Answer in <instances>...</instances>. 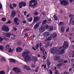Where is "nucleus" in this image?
<instances>
[{"instance_id": "f257e3e1", "label": "nucleus", "mask_w": 74, "mask_h": 74, "mask_svg": "<svg viewBox=\"0 0 74 74\" xmlns=\"http://www.w3.org/2000/svg\"><path fill=\"white\" fill-rule=\"evenodd\" d=\"M62 47H59L58 50V47H55L53 48L51 50V53L55 55H60V54H63L64 53V50L62 49L61 50L59 51L61 49H62Z\"/></svg>"}, {"instance_id": "f03ea898", "label": "nucleus", "mask_w": 74, "mask_h": 74, "mask_svg": "<svg viewBox=\"0 0 74 74\" xmlns=\"http://www.w3.org/2000/svg\"><path fill=\"white\" fill-rule=\"evenodd\" d=\"M29 51H25L22 53V56L24 58V59L26 62H28L30 59V56H29Z\"/></svg>"}, {"instance_id": "7ed1b4c3", "label": "nucleus", "mask_w": 74, "mask_h": 74, "mask_svg": "<svg viewBox=\"0 0 74 74\" xmlns=\"http://www.w3.org/2000/svg\"><path fill=\"white\" fill-rule=\"evenodd\" d=\"M38 3L37 1L36 0H32L30 1L29 3V7H36Z\"/></svg>"}, {"instance_id": "20e7f679", "label": "nucleus", "mask_w": 74, "mask_h": 74, "mask_svg": "<svg viewBox=\"0 0 74 74\" xmlns=\"http://www.w3.org/2000/svg\"><path fill=\"white\" fill-rule=\"evenodd\" d=\"M4 35L7 37H10L11 38H14V37H16V35H14L10 33H5L4 34Z\"/></svg>"}, {"instance_id": "39448f33", "label": "nucleus", "mask_w": 74, "mask_h": 74, "mask_svg": "<svg viewBox=\"0 0 74 74\" xmlns=\"http://www.w3.org/2000/svg\"><path fill=\"white\" fill-rule=\"evenodd\" d=\"M60 3L61 5H67L69 4V2L66 1V0H59Z\"/></svg>"}, {"instance_id": "423d86ee", "label": "nucleus", "mask_w": 74, "mask_h": 74, "mask_svg": "<svg viewBox=\"0 0 74 74\" xmlns=\"http://www.w3.org/2000/svg\"><path fill=\"white\" fill-rule=\"evenodd\" d=\"M18 5L19 8H21L23 7L26 6V3L25 2L22 1L19 3Z\"/></svg>"}, {"instance_id": "0eeeda50", "label": "nucleus", "mask_w": 74, "mask_h": 74, "mask_svg": "<svg viewBox=\"0 0 74 74\" xmlns=\"http://www.w3.org/2000/svg\"><path fill=\"white\" fill-rule=\"evenodd\" d=\"M1 29L3 31H5L6 32H8L9 30L8 27L5 25L2 27Z\"/></svg>"}, {"instance_id": "6e6552de", "label": "nucleus", "mask_w": 74, "mask_h": 74, "mask_svg": "<svg viewBox=\"0 0 74 74\" xmlns=\"http://www.w3.org/2000/svg\"><path fill=\"white\" fill-rule=\"evenodd\" d=\"M13 70L16 73H21V70L18 68L14 67L13 69Z\"/></svg>"}, {"instance_id": "1a4fd4ad", "label": "nucleus", "mask_w": 74, "mask_h": 74, "mask_svg": "<svg viewBox=\"0 0 74 74\" xmlns=\"http://www.w3.org/2000/svg\"><path fill=\"white\" fill-rule=\"evenodd\" d=\"M68 46H69V44L66 41H64L63 45V48L64 49H67Z\"/></svg>"}, {"instance_id": "9d476101", "label": "nucleus", "mask_w": 74, "mask_h": 74, "mask_svg": "<svg viewBox=\"0 0 74 74\" xmlns=\"http://www.w3.org/2000/svg\"><path fill=\"white\" fill-rule=\"evenodd\" d=\"M45 29V26L42 25L39 29V32L40 33H42Z\"/></svg>"}, {"instance_id": "9b49d317", "label": "nucleus", "mask_w": 74, "mask_h": 74, "mask_svg": "<svg viewBox=\"0 0 74 74\" xmlns=\"http://www.w3.org/2000/svg\"><path fill=\"white\" fill-rule=\"evenodd\" d=\"M23 51V49L22 48L20 47H18L16 49V51L17 52H20Z\"/></svg>"}, {"instance_id": "f8f14e48", "label": "nucleus", "mask_w": 74, "mask_h": 74, "mask_svg": "<svg viewBox=\"0 0 74 74\" xmlns=\"http://www.w3.org/2000/svg\"><path fill=\"white\" fill-rule=\"evenodd\" d=\"M69 17H70L71 18L70 19V22H71V21L72 20V19H73V13H70L69 14Z\"/></svg>"}, {"instance_id": "ddd939ff", "label": "nucleus", "mask_w": 74, "mask_h": 74, "mask_svg": "<svg viewBox=\"0 0 74 74\" xmlns=\"http://www.w3.org/2000/svg\"><path fill=\"white\" fill-rule=\"evenodd\" d=\"M43 35L45 37H48L50 35V33L49 32H46L43 33Z\"/></svg>"}, {"instance_id": "4468645a", "label": "nucleus", "mask_w": 74, "mask_h": 74, "mask_svg": "<svg viewBox=\"0 0 74 74\" xmlns=\"http://www.w3.org/2000/svg\"><path fill=\"white\" fill-rule=\"evenodd\" d=\"M58 63H60V62H63L65 63H66L68 62V61L67 60H66L64 61H63V59H61L58 62Z\"/></svg>"}, {"instance_id": "2eb2a0df", "label": "nucleus", "mask_w": 74, "mask_h": 74, "mask_svg": "<svg viewBox=\"0 0 74 74\" xmlns=\"http://www.w3.org/2000/svg\"><path fill=\"white\" fill-rule=\"evenodd\" d=\"M12 17H13L14 18L15 16V15H16V13H15V12L14 10H13L12 12Z\"/></svg>"}, {"instance_id": "dca6fc26", "label": "nucleus", "mask_w": 74, "mask_h": 74, "mask_svg": "<svg viewBox=\"0 0 74 74\" xmlns=\"http://www.w3.org/2000/svg\"><path fill=\"white\" fill-rule=\"evenodd\" d=\"M14 48H10L9 49L8 52H9V53H12L14 52Z\"/></svg>"}, {"instance_id": "f3484780", "label": "nucleus", "mask_w": 74, "mask_h": 74, "mask_svg": "<svg viewBox=\"0 0 74 74\" xmlns=\"http://www.w3.org/2000/svg\"><path fill=\"white\" fill-rule=\"evenodd\" d=\"M33 58L34 59L33 61H34V63L36 64V62L37 61V58L36 56H33Z\"/></svg>"}, {"instance_id": "a211bd4d", "label": "nucleus", "mask_w": 74, "mask_h": 74, "mask_svg": "<svg viewBox=\"0 0 74 74\" xmlns=\"http://www.w3.org/2000/svg\"><path fill=\"white\" fill-rule=\"evenodd\" d=\"M66 28V27L62 26L61 27V32H64V31L65 30V28Z\"/></svg>"}, {"instance_id": "6ab92c4d", "label": "nucleus", "mask_w": 74, "mask_h": 74, "mask_svg": "<svg viewBox=\"0 0 74 74\" xmlns=\"http://www.w3.org/2000/svg\"><path fill=\"white\" fill-rule=\"evenodd\" d=\"M39 26H40V24L38 23H37L34 26V29H37L38 27H39Z\"/></svg>"}, {"instance_id": "aec40b11", "label": "nucleus", "mask_w": 74, "mask_h": 74, "mask_svg": "<svg viewBox=\"0 0 74 74\" xmlns=\"http://www.w3.org/2000/svg\"><path fill=\"white\" fill-rule=\"evenodd\" d=\"M40 19L39 17H34V22H36L37 21H38Z\"/></svg>"}, {"instance_id": "412c9836", "label": "nucleus", "mask_w": 74, "mask_h": 74, "mask_svg": "<svg viewBox=\"0 0 74 74\" xmlns=\"http://www.w3.org/2000/svg\"><path fill=\"white\" fill-rule=\"evenodd\" d=\"M27 20L28 22H31L33 20V17H31L29 18H28Z\"/></svg>"}, {"instance_id": "4be33fe9", "label": "nucleus", "mask_w": 74, "mask_h": 74, "mask_svg": "<svg viewBox=\"0 0 74 74\" xmlns=\"http://www.w3.org/2000/svg\"><path fill=\"white\" fill-rule=\"evenodd\" d=\"M10 48V46L8 45H6L5 47V50L6 51H8L9 49V48Z\"/></svg>"}, {"instance_id": "5701e85b", "label": "nucleus", "mask_w": 74, "mask_h": 74, "mask_svg": "<svg viewBox=\"0 0 74 74\" xmlns=\"http://www.w3.org/2000/svg\"><path fill=\"white\" fill-rule=\"evenodd\" d=\"M55 60H59L60 59V57L59 56H56L54 58Z\"/></svg>"}, {"instance_id": "b1692460", "label": "nucleus", "mask_w": 74, "mask_h": 74, "mask_svg": "<svg viewBox=\"0 0 74 74\" xmlns=\"http://www.w3.org/2000/svg\"><path fill=\"white\" fill-rule=\"evenodd\" d=\"M70 53L71 55H72V57H74V51H71L70 52Z\"/></svg>"}, {"instance_id": "393cba45", "label": "nucleus", "mask_w": 74, "mask_h": 74, "mask_svg": "<svg viewBox=\"0 0 74 74\" xmlns=\"http://www.w3.org/2000/svg\"><path fill=\"white\" fill-rule=\"evenodd\" d=\"M1 61L2 62H5L6 61V60H5V59L4 58V57H2L1 59Z\"/></svg>"}, {"instance_id": "a878e982", "label": "nucleus", "mask_w": 74, "mask_h": 74, "mask_svg": "<svg viewBox=\"0 0 74 74\" xmlns=\"http://www.w3.org/2000/svg\"><path fill=\"white\" fill-rule=\"evenodd\" d=\"M53 38H55L56 37V36H57V34H56V33H54L53 34Z\"/></svg>"}, {"instance_id": "bb28decb", "label": "nucleus", "mask_w": 74, "mask_h": 74, "mask_svg": "<svg viewBox=\"0 0 74 74\" xmlns=\"http://www.w3.org/2000/svg\"><path fill=\"white\" fill-rule=\"evenodd\" d=\"M4 49V47L3 46H0V50L1 51H3Z\"/></svg>"}, {"instance_id": "cd10ccee", "label": "nucleus", "mask_w": 74, "mask_h": 74, "mask_svg": "<svg viewBox=\"0 0 74 74\" xmlns=\"http://www.w3.org/2000/svg\"><path fill=\"white\" fill-rule=\"evenodd\" d=\"M53 17L56 21H58V17L56 16V15H54L53 16Z\"/></svg>"}, {"instance_id": "c85d7f7f", "label": "nucleus", "mask_w": 74, "mask_h": 74, "mask_svg": "<svg viewBox=\"0 0 74 74\" xmlns=\"http://www.w3.org/2000/svg\"><path fill=\"white\" fill-rule=\"evenodd\" d=\"M49 29L50 30H52L53 29V27L52 26H49Z\"/></svg>"}, {"instance_id": "c756f323", "label": "nucleus", "mask_w": 74, "mask_h": 74, "mask_svg": "<svg viewBox=\"0 0 74 74\" xmlns=\"http://www.w3.org/2000/svg\"><path fill=\"white\" fill-rule=\"evenodd\" d=\"M5 71L3 70L1 71H0V74H5Z\"/></svg>"}, {"instance_id": "7c9ffc66", "label": "nucleus", "mask_w": 74, "mask_h": 74, "mask_svg": "<svg viewBox=\"0 0 74 74\" xmlns=\"http://www.w3.org/2000/svg\"><path fill=\"white\" fill-rule=\"evenodd\" d=\"M45 29H49V26L48 25H46L45 26Z\"/></svg>"}, {"instance_id": "2f4dec72", "label": "nucleus", "mask_w": 74, "mask_h": 74, "mask_svg": "<svg viewBox=\"0 0 74 74\" xmlns=\"http://www.w3.org/2000/svg\"><path fill=\"white\" fill-rule=\"evenodd\" d=\"M63 24H64L63 22H60L59 24V25H60V26H62V25H63Z\"/></svg>"}, {"instance_id": "473e14b6", "label": "nucleus", "mask_w": 74, "mask_h": 74, "mask_svg": "<svg viewBox=\"0 0 74 74\" xmlns=\"http://www.w3.org/2000/svg\"><path fill=\"white\" fill-rule=\"evenodd\" d=\"M69 36H70V37L69 38V39L70 40H71V39L72 38V37L73 36V34H71V33H70L69 34Z\"/></svg>"}, {"instance_id": "72a5a7b5", "label": "nucleus", "mask_w": 74, "mask_h": 74, "mask_svg": "<svg viewBox=\"0 0 74 74\" xmlns=\"http://www.w3.org/2000/svg\"><path fill=\"white\" fill-rule=\"evenodd\" d=\"M61 66H62L61 64H58L57 65V67L58 68H60Z\"/></svg>"}, {"instance_id": "f704fd0d", "label": "nucleus", "mask_w": 74, "mask_h": 74, "mask_svg": "<svg viewBox=\"0 0 74 74\" xmlns=\"http://www.w3.org/2000/svg\"><path fill=\"white\" fill-rule=\"evenodd\" d=\"M10 61L11 62H13V63H15V60L14 59H11Z\"/></svg>"}, {"instance_id": "c9c22d12", "label": "nucleus", "mask_w": 74, "mask_h": 74, "mask_svg": "<svg viewBox=\"0 0 74 74\" xmlns=\"http://www.w3.org/2000/svg\"><path fill=\"white\" fill-rule=\"evenodd\" d=\"M47 63L48 66H50V65H51V62L49 61H47Z\"/></svg>"}, {"instance_id": "e433bc0d", "label": "nucleus", "mask_w": 74, "mask_h": 74, "mask_svg": "<svg viewBox=\"0 0 74 74\" xmlns=\"http://www.w3.org/2000/svg\"><path fill=\"white\" fill-rule=\"evenodd\" d=\"M27 66H26L24 65H23L22 66V67L23 68V69H26L27 67Z\"/></svg>"}, {"instance_id": "4c0bfd02", "label": "nucleus", "mask_w": 74, "mask_h": 74, "mask_svg": "<svg viewBox=\"0 0 74 74\" xmlns=\"http://www.w3.org/2000/svg\"><path fill=\"white\" fill-rule=\"evenodd\" d=\"M40 49L41 51H43V52L45 51V50L44 49V48L43 47L40 48Z\"/></svg>"}, {"instance_id": "58836bf2", "label": "nucleus", "mask_w": 74, "mask_h": 74, "mask_svg": "<svg viewBox=\"0 0 74 74\" xmlns=\"http://www.w3.org/2000/svg\"><path fill=\"white\" fill-rule=\"evenodd\" d=\"M6 20H7L6 19V18H2V21H3L4 22H5V21H6Z\"/></svg>"}, {"instance_id": "ea45409f", "label": "nucleus", "mask_w": 74, "mask_h": 74, "mask_svg": "<svg viewBox=\"0 0 74 74\" xmlns=\"http://www.w3.org/2000/svg\"><path fill=\"white\" fill-rule=\"evenodd\" d=\"M26 70L27 71L28 70H29L30 69V67H29V66H27V67L26 68Z\"/></svg>"}, {"instance_id": "a19ab883", "label": "nucleus", "mask_w": 74, "mask_h": 74, "mask_svg": "<svg viewBox=\"0 0 74 74\" xmlns=\"http://www.w3.org/2000/svg\"><path fill=\"white\" fill-rule=\"evenodd\" d=\"M55 74H60V73H59L58 71L57 70L55 71Z\"/></svg>"}, {"instance_id": "79ce46f5", "label": "nucleus", "mask_w": 74, "mask_h": 74, "mask_svg": "<svg viewBox=\"0 0 74 74\" xmlns=\"http://www.w3.org/2000/svg\"><path fill=\"white\" fill-rule=\"evenodd\" d=\"M18 21V18H15L14 19V21L15 22H17Z\"/></svg>"}, {"instance_id": "37998d69", "label": "nucleus", "mask_w": 74, "mask_h": 74, "mask_svg": "<svg viewBox=\"0 0 74 74\" xmlns=\"http://www.w3.org/2000/svg\"><path fill=\"white\" fill-rule=\"evenodd\" d=\"M3 41V39L2 38L0 37V42H1Z\"/></svg>"}, {"instance_id": "c03bdc74", "label": "nucleus", "mask_w": 74, "mask_h": 74, "mask_svg": "<svg viewBox=\"0 0 74 74\" xmlns=\"http://www.w3.org/2000/svg\"><path fill=\"white\" fill-rule=\"evenodd\" d=\"M52 39V37H49L47 39V41H50V40H51Z\"/></svg>"}, {"instance_id": "a18cd8bd", "label": "nucleus", "mask_w": 74, "mask_h": 74, "mask_svg": "<svg viewBox=\"0 0 74 74\" xmlns=\"http://www.w3.org/2000/svg\"><path fill=\"white\" fill-rule=\"evenodd\" d=\"M47 23V20H45L43 21L42 23V24H45V23Z\"/></svg>"}, {"instance_id": "49530a36", "label": "nucleus", "mask_w": 74, "mask_h": 74, "mask_svg": "<svg viewBox=\"0 0 74 74\" xmlns=\"http://www.w3.org/2000/svg\"><path fill=\"white\" fill-rule=\"evenodd\" d=\"M32 67V68H34L35 67V65L34 64H32L31 66Z\"/></svg>"}, {"instance_id": "de8ad7c7", "label": "nucleus", "mask_w": 74, "mask_h": 74, "mask_svg": "<svg viewBox=\"0 0 74 74\" xmlns=\"http://www.w3.org/2000/svg\"><path fill=\"white\" fill-rule=\"evenodd\" d=\"M24 31H25V32H26V31H29V28H26V29H24Z\"/></svg>"}, {"instance_id": "09e8293b", "label": "nucleus", "mask_w": 74, "mask_h": 74, "mask_svg": "<svg viewBox=\"0 0 74 74\" xmlns=\"http://www.w3.org/2000/svg\"><path fill=\"white\" fill-rule=\"evenodd\" d=\"M10 8H11V9H13L14 8L12 6V5L11 4L10 5Z\"/></svg>"}, {"instance_id": "8fccbe9b", "label": "nucleus", "mask_w": 74, "mask_h": 74, "mask_svg": "<svg viewBox=\"0 0 74 74\" xmlns=\"http://www.w3.org/2000/svg\"><path fill=\"white\" fill-rule=\"evenodd\" d=\"M38 67H37V69L35 70V72L36 73L38 72Z\"/></svg>"}, {"instance_id": "3c124183", "label": "nucleus", "mask_w": 74, "mask_h": 74, "mask_svg": "<svg viewBox=\"0 0 74 74\" xmlns=\"http://www.w3.org/2000/svg\"><path fill=\"white\" fill-rule=\"evenodd\" d=\"M6 23H11V21H10V20H9Z\"/></svg>"}, {"instance_id": "603ef678", "label": "nucleus", "mask_w": 74, "mask_h": 74, "mask_svg": "<svg viewBox=\"0 0 74 74\" xmlns=\"http://www.w3.org/2000/svg\"><path fill=\"white\" fill-rule=\"evenodd\" d=\"M63 73L64 74H69L68 72H64Z\"/></svg>"}, {"instance_id": "864d4df0", "label": "nucleus", "mask_w": 74, "mask_h": 74, "mask_svg": "<svg viewBox=\"0 0 74 74\" xmlns=\"http://www.w3.org/2000/svg\"><path fill=\"white\" fill-rule=\"evenodd\" d=\"M69 27H68L67 29H66V32H69Z\"/></svg>"}, {"instance_id": "5fc2aeb1", "label": "nucleus", "mask_w": 74, "mask_h": 74, "mask_svg": "<svg viewBox=\"0 0 74 74\" xmlns=\"http://www.w3.org/2000/svg\"><path fill=\"white\" fill-rule=\"evenodd\" d=\"M13 30H14L15 31H16L17 30V29H16V28L15 27H13Z\"/></svg>"}, {"instance_id": "6e6d98bb", "label": "nucleus", "mask_w": 74, "mask_h": 74, "mask_svg": "<svg viewBox=\"0 0 74 74\" xmlns=\"http://www.w3.org/2000/svg\"><path fill=\"white\" fill-rule=\"evenodd\" d=\"M38 46H39L38 44H37L36 45V49H38Z\"/></svg>"}, {"instance_id": "4d7b16f0", "label": "nucleus", "mask_w": 74, "mask_h": 74, "mask_svg": "<svg viewBox=\"0 0 74 74\" xmlns=\"http://www.w3.org/2000/svg\"><path fill=\"white\" fill-rule=\"evenodd\" d=\"M14 7H16V4L13 3V4Z\"/></svg>"}, {"instance_id": "13d9d810", "label": "nucleus", "mask_w": 74, "mask_h": 74, "mask_svg": "<svg viewBox=\"0 0 74 74\" xmlns=\"http://www.w3.org/2000/svg\"><path fill=\"white\" fill-rule=\"evenodd\" d=\"M49 72H50V74H53V72H52V71L51 70L49 71Z\"/></svg>"}, {"instance_id": "bf43d9fd", "label": "nucleus", "mask_w": 74, "mask_h": 74, "mask_svg": "<svg viewBox=\"0 0 74 74\" xmlns=\"http://www.w3.org/2000/svg\"><path fill=\"white\" fill-rule=\"evenodd\" d=\"M34 15H37L38 14V12H36L35 13H34Z\"/></svg>"}, {"instance_id": "052dcab7", "label": "nucleus", "mask_w": 74, "mask_h": 74, "mask_svg": "<svg viewBox=\"0 0 74 74\" xmlns=\"http://www.w3.org/2000/svg\"><path fill=\"white\" fill-rule=\"evenodd\" d=\"M15 23H16V25H19V23L18 22H17V21H16L15 22Z\"/></svg>"}, {"instance_id": "680f3d73", "label": "nucleus", "mask_w": 74, "mask_h": 74, "mask_svg": "<svg viewBox=\"0 0 74 74\" xmlns=\"http://www.w3.org/2000/svg\"><path fill=\"white\" fill-rule=\"evenodd\" d=\"M2 8V5L1 4H0V9Z\"/></svg>"}, {"instance_id": "e2e57ef3", "label": "nucleus", "mask_w": 74, "mask_h": 74, "mask_svg": "<svg viewBox=\"0 0 74 74\" xmlns=\"http://www.w3.org/2000/svg\"><path fill=\"white\" fill-rule=\"evenodd\" d=\"M32 49H34V50H35V51H36V48H35L34 47H32Z\"/></svg>"}, {"instance_id": "0e129e2a", "label": "nucleus", "mask_w": 74, "mask_h": 74, "mask_svg": "<svg viewBox=\"0 0 74 74\" xmlns=\"http://www.w3.org/2000/svg\"><path fill=\"white\" fill-rule=\"evenodd\" d=\"M45 12H43L42 13V15H45Z\"/></svg>"}, {"instance_id": "69168bd1", "label": "nucleus", "mask_w": 74, "mask_h": 74, "mask_svg": "<svg viewBox=\"0 0 74 74\" xmlns=\"http://www.w3.org/2000/svg\"><path fill=\"white\" fill-rule=\"evenodd\" d=\"M71 70H72V69H71V68H70L69 69V71H70V72H71Z\"/></svg>"}, {"instance_id": "338daca9", "label": "nucleus", "mask_w": 74, "mask_h": 74, "mask_svg": "<svg viewBox=\"0 0 74 74\" xmlns=\"http://www.w3.org/2000/svg\"><path fill=\"white\" fill-rule=\"evenodd\" d=\"M24 14L25 15H26V12H24Z\"/></svg>"}, {"instance_id": "774afa93", "label": "nucleus", "mask_w": 74, "mask_h": 74, "mask_svg": "<svg viewBox=\"0 0 74 74\" xmlns=\"http://www.w3.org/2000/svg\"><path fill=\"white\" fill-rule=\"evenodd\" d=\"M69 1L71 3H72V2H73V0H69Z\"/></svg>"}]
</instances>
